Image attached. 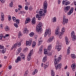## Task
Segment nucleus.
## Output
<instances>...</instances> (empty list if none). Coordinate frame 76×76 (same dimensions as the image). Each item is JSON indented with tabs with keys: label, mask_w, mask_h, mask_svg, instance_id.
Listing matches in <instances>:
<instances>
[{
	"label": "nucleus",
	"mask_w": 76,
	"mask_h": 76,
	"mask_svg": "<svg viewBox=\"0 0 76 76\" xmlns=\"http://www.w3.org/2000/svg\"><path fill=\"white\" fill-rule=\"evenodd\" d=\"M43 10L42 9H40V10L39 11V15L38 14H37L36 15V18H38V20H40L42 18V16L44 17L45 15V14L44 13H42V11Z\"/></svg>",
	"instance_id": "1"
},
{
	"label": "nucleus",
	"mask_w": 76,
	"mask_h": 76,
	"mask_svg": "<svg viewBox=\"0 0 76 76\" xmlns=\"http://www.w3.org/2000/svg\"><path fill=\"white\" fill-rule=\"evenodd\" d=\"M42 26V23L40 22L38 25L37 26L36 28V31L37 32H41V27Z\"/></svg>",
	"instance_id": "2"
},
{
	"label": "nucleus",
	"mask_w": 76,
	"mask_h": 76,
	"mask_svg": "<svg viewBox=\"0 0 76 76\" xmlns=\"http://www.w3.org/2000/svg\"><path fill=\"white\" fill-rule=\"evenodd\" d=\"M61 59L60 57H59L57 58H54V63L55 65H56L58 64L61 60Z\"/></svg>",
	"instance_id": "3"
},
{
	"label": "nucleus",
	"mask_w": 76,
	"mask_h": 76,
	"mask_svg": "<svg viewBox=\"0 0 76 76\" xmlns=\"http://www.w3.org/2000/svg\"><path fill=\"white\" fill-rule=\"evenodd\" d=\"M47 35H48V37H50V35H51V30L50 29L46 30L45 31L44 35L45 37H46Z\"/></svg>",
	"instance_id": "4"
},
{
	"label": "nucleus",
	"mask_w": 76,
	"mask_h": 76,
	"mask_svg": "<svg viewBox=\"0 0 76 76\" xmlns=\"http://www.w3.org/2000/svg\"><path fill=\"white\" fill-rule=\"evenodd\" d=\"M71 35L72 38V41H76V35H75V32H74V31H72L71 34Z\"/></svg>",
	"instance_id": "5"
},
{
	"label": "nucleus",
	"mask_w": 76,
	"mask_h": 76,
	"mask_svg": "<svg viewBox=\"0 0 76 76\" xmlns=\"http://www.w3.org/2000/svg\"><path fill=\"white\" fill-rule=\"evenodd\" d=\"M48 6V4L47 2V1H45L43 3V7L44 10H47Z\"/></svg>",
	"instance_id": "6"
},
{
	"label": "nucleus",
	"mask_w": 76,
	"mask_h": 76,
	"mask_svg": "<svg viewBox=\"0 0 76 76\" xmlns=\"http://www.w3.org/2000/svg\"><path fill=\"white\" fill-rule=\"evenodd\" d=\"M32 39H31L29 41H28L26 42V45H28L29 46H30V45H32Z\"/></svg>",
	"instance_id": "7"
},
{
	"label": "nucleus",
	"mask_w": 76,
	"mask_h": 76,
	"mask_svg": "<svg viewBox=\"0 0 76 76\" xmlns=\"http://www.w3.org/2000/svg\"><path fill=\"white\" fill-rule=\"evenodd\" d=\"M68 22V19H66V17H64L63 19V23L64 25L65 23H67Z\"/></svg>",
	"instance_id": "8"
},
{
	"label": "nucleus",
	"mask_w": 76,
	"mask_h": 76,
	"mask_svg": "<svg viewBox=\"0 0 76 76\" xmlns=\"http://www.w3.org/2000/svg\"><path fill=\"white\" fill-rule=\"evenodd\" d=\"M60 47V45H59L58 44L56 45L55 49H56L58 51H59L61 50Z\"/></svg>",
	"instance_id": "9"
},
{
	"label": "nucleus",
	"mask_w": 76,
	"mask_h": 76,
	"mask_svg": "<svg viewBox=\"0 0 76 76\" xmlns=\"http://www.w3.org/2000/svg\"><path fill=\"white\" fill-rule=\"evenodd\" d=\"M43 45H42L40 47L39 50L38 51V53L39 54H42V48H43Z\"/></svg>",
	"instance_id": "10"
},
{
	"label": "nucleus",
	"mask_w": 76,
	"mask_h": 76,
	"mask_svg": "<svg viewBox=\"0 0 76 76\" xmlns=\"http://www.w3.org/2000/svg\"><path fill=\"white\" fill-rule=\"evenodd\" d=\"M22 51V48H19L17 50L16 54V55L17 56L18 54H19V53H20V52Z\"/></svg>",
	"instance_id": "11"
},
{
	"label": "nucleus",
	"mask_w": 76,
	"mask_h": 76,
	"mask_svg": "<svg viewBox=\"0 0 76 76\" xmlns=\"http://www.w3.org/2000/svg\"><path fill=\"white\" fill-rule=\"evenodd\" d=\"M61 64L60 63V64H58L57 65H56L55 67L56 70H57V69H58V68L60 69V68H61Z\"/></svg>",
	"instance_id": "12"
},
{
	"label": "nucleus",
	"mask_w": 76,
	"mask_h": 76,
	"mask_svg": "<svg viewBox=\"0 0 76 76\" xmlns=\"http://www.w3.org/2000/svg\"><path fill=\"white\" fill-rule=\"evenodd\" d=\"M74 10V8L73 7L71 9V10H70L69 12L67 13V15H71V14L73 13V12Z\"/></svg>",
	"instance_id": "13"
},
{
	"label": "nucleus",
	"mask_w": 76,
	"mask_h": 76,
	"mask_svg": "<svg viewBox=\"0 0 76 76\" xmlns=\"http://www.w3.org/2000/svg\"><path fill=\"white\" fill-rule=\"evenodd\" d=\"M55 32V34H56V35H59V34L61 33L59 31V28H56Z\"/></svg>",
	"instance_id": "14"
},
{
	"label": "nucleus",
	"mask_w": 76,
	"mask_h": 76,
	"mask_svg": "<svg viewBox=\"0 0 76 76\" xmlns=\"http://www.w3.org/2000/svg\"><path fill=\"white\" fill-rule=\"evenodd\" d=\"M21 57L20 56H18L17 57V59L15 60L16 63H18V61H21Z\"/></svg>",
	"instance_id": "15"
},
{
	"label": "nucleus",
	"mask_w": 76,
	"mask_h": 76,
	"mask_svg": "<svg viewBox=\"0 0 76 76\" xmlns=\"http://www.w3.org/2000/svg\"><path fill=\"white\" fill-rule=\"evenodd\" d=\"M64 32L63 31L62 32L60 33L58 35H59V38L60 39H61V38H62V37H63V35L64 34Z\"/></svg>",
	"instance_id": "16"
},
{
	"label": "nucleus",
	"mask_w": 76,
	"mask_h": 76,
	"mask_svg": "<svg viewBox=\"0 0 76 76\" xmlns=\"http://www.w3.org/2000/svg\"><path fill=\"white\" fill-rule=\"evenodd\" d=\"M1 20L2 21H3L4 19V14L3 12H1Z\"/></svg>",
	"instance_id": "17"
},
{
	"label": "nucleus",
	"mask_w": 76,
	"mask_h": 76,
	"mask_svg": "<svg viewBox=\"0 0 76 76\" xmlns=\"http://www.w3.org/2000/svg\"><path fill=\"white\" fill-rule=\"evenodd\" d=\"M35 19V17H34L32 19V20L31 21L32 23H33V24H35L36 23Z\"/></svg>",
	"instance_id": "18"
},
{
	"label": "nucleus",
	"mask_w": 76,
	"mask_h": 76,
	"mask_svg": "<svg viewBox=\"0 0 76 76\" xmlns=\"http://www.w3.org/2000/svg\"><path fill=\"white\" fill-rule=\"evenodd\" d=\"M53 39H54V37H51L48 40V42H51V41H53Z\"/></svg>",
	"instance_id": "19"
},
{
	"label": "nucleus",
	"mask_w": 76,
	"mask_h": 76,
	"mask_svg": "<svg viewBox=\"0 0 76 76\" xmlns=\"http://www.w3.org/2000/svg\"><path fill=\"white\" fill-rule=\"evenodd\" d=\"M20 56H21L22 59L24 60L25 58V55L23 53H20Z\"/></svg>",
	"instance_id": "20"
},
{
	"label": "nucleus",
	"mask_w": 76,
	"mask_h": 76,
	"mask_svg": "<svg viewBox=\"0 0 76 76\" xmlns=\"http://www.w3.org/2000/svg\"><path fill=\"white\" fill-rule=\"evenodd\" d=\"M70 9V6H68L66 7V8L64 9V10L65 12H67V11H69Z\"/></svg>",
	"instance_id": "21"
},
{
	"label": "nucleus",
	"mask_w": 76,
	"mask_h": 76,
	"mask_svg": "<svg viewBox=\"0 0 76 76\" xmlns=\"http://www.w3.org/2000/svg\"><path fill=\"white\" fill-rule=\"evenodd\" d=\"M31 58V53H29L27 57V60L28 61H29Z\"/></svg>",
	"instance_id": "22"
},
{
	"label": "nucleus",
	"mask_w": 76,
	"mask_h": 76,
	"mask_svg": "<svg viewBox=\"0 0 76 76\" xmlns=\"http://www.w3.org/2000/svg\"><path fill=\"white\" fill-rule=\"evenodd\" d=\"M65 39L66 44H67V45H68L69 44V39H68L67 37H65Z\"/></svg>",
	"instance_id": "23"
},
{
	"label": "nucleus",
	"mask_w": 76,
	"mask_h": 76,
	"mask_svg": "<svg viewBox=\"0 0 76 76\" xmlns=\"http://www.w3.org/2000/svg\"><path fill=\"white\" fill-rule=\"evenodd\" d=\"M23 32L24 33H26V34H28V33L29 32V31L28 30L27 28H25L24 29Z\"/></svg>",
	"instance_id": "24"
},
{
	"label": "nucleus",
	"mask_w": 76,
	"mask_h": 76,
	"mask_svg": "<svg viewBox=\"0 0 76 76\" xmlns=\"http://www.w3.org/2000/svg\"><path fill=\"white\" fill-rule=\"evenodd\" d=\"M47 56H45L43 59V62H45V61H47Z\"/></svg>",
	"instance_id": "25"
},
{
	"label": "nucleus",
	"mask_w": 76,
	"mask_h": 76,
	"mask_svg": "<svg viewBox=\"0 0 76 76\" xmlns=\"http://www.w3.org/2000/svg\"><path fill=\"white\" fill-rule=\"evenodd\" d=\"M71 67L72 68L73 70V71H74V70L75 71V69H74L76 67V65H75V64H72L71 65Z\"/></svg>",
	"instance_id": "26"
},
{
	"label": "nucleus",
	"mask_w": 76,
	"mask_h": 76,
	"mask_svg": "<svg viewBox=\"0 0 76 76\" xmlns=\"http://www.w3.org/2000/svg\"><path fill=\"white\" fill-rule=\"evenodd\" d=\"M51 50V45H49L48 48V51H50Z\"/></svg>",
	"instance_id": "27"
},
{
	"label": "nucleus",
	"mask_w": 76,
	"mask_h": 76,
	"mask_svg": "<svg viewBox=\"0 0 76 76\" xmlns=\"http://www.w3.org/2000/svg\"><path fill=\"white\" fill-rule=\"evenodd\" d=\"M71 58H73L74 59L76 58V55L75 54H71Z\"/></svg>",
	"instance_id": "28"
},
{
	"label": "nucleus",
	"mask_w": 76,
	"mask_h": 76,
	"mask_svg": "<svg viewBox=\"0 0 76 76\" xmlns=\"http://www.w3.org/2000/svg\"><path fill=\"white\" fill-rule=\"evenodd\" d=\"M51 75L52 76H54L55 75L54 74L55 73H54V71H53V70H51Z\"/></svg>",
	"instance_id": "29"
},
{
	"label": "nucleus",
	"mask_w": 76,
	"mask_h": 76,
	"mask_svg": "<svg viewBox=\"0 0 76 76\" xmlns=\"http://www.w3.org/2000/svg\"><path fill=\"white\" fill-rule=\"evenodd\" d=\"M34 33L33 32H31L30 34L29 35L30 37H34Z\"/></svg>",
	"instance_id": "30"
},
{
	"label": "nucleus",
	"mask_w": 76,
	"mask_h": 76,
	"mask_svg": "<svg viewBox=\"0 0 76 76\" xmlns=\"http://www.w3.org/2000/svg\"><path fill=\"white\" fill-rule=\"evenodd\" d=\"M18 34V37L19 38H20V37L21 36H22V34L21 32H19Z\"/></svg>",
	"instance_id": "31"
},
{
	"label": "nucleus",
	"mask_w": 76,
	"mask_h": 76,
	"mask_svg": "<svg viewBox=\"0 0 76 76\" xmlns=\"http://www.w3.org/2000/svg\"><path fill=\"white\" fill-rule=\"evenodd\" d=\"M37 73V71L36 70H34V71H33L32 72V74L33 75H35L36 73Z\"/></svg>",
	"instance_id": "32"
},
{
	"label": "nucleus",
	"mask_w": 76,
	"mask_h": 76,
	"mask_svg": "<svg viewBox=\"0 0 76 76\" xmlns=\"http://www.w3.org/2000/svg\"><path fill=\"white\" fill-rule=\"evenodd\" d=\"M16 43L17 44V46L18 47H20L21 45L20 42H18Z\"/></svg>",
	"instance_id": "33"
},
{
	"label": "nucleus",
	"mask_w": 76,
	"mask_h": 76,
	"mask_svg": "<svg viewBox=\"0 0 76 76\" xmlns=\"http://www.w3.org/2000/svg\"><path fill=\"white\" fill-rule=\"evenodd\" d=\"M53 22H56V20H57L56 17H55L54 18H53Z\"/></svg>",
	"instance_id": "34"
},
{
	"label": "nucleus",
	"mask_w": 76,
	"mask_h": 76,
	"mask_svg": "<svg viewBox=\"0 0 76 76\" xmlns=\"http://www.w3.org/2000/svg\"><path fill=\"white\" fill-rule=\"evenodd\" d=\"M26 20L27 21H28V22H31V18H26Z\"/></svg>",
	"instance_id": "35"
},
{
	"label": "nucleus",
	"mask_w": 76,
	"mask_h": 76,
	"mask_svg": "<svg viewBox=\"0 0 76 76\" xmlns=\"http://www.w3.org/2000/svg\"><path fill=\"white\" fill-rule=\"evenodd\" d=\"M44 65L45 69H46V68H47L48 67V64L47 63L45 65V64H44Z\"/></svg>",
	"instance_id": "36"
},
{
	"label": "nucleus",
	"mask_w": 76,
	"mask_h": 76,
	"mask_svg": "<svg viewBox=\"0 0 76 76\" xmlns=\"http://www.w3.org/2000/svg\"><path fill=\"white\" fill-rule=\"evenodd\" d=\"M5 29H6V31H8L9 29V27L6 26L5 28Z\"/></svg>",
	"instance_id": "37"
},
{
	"label": "nucleus",
	"mask_w": 76,
	"mask_h": 76,
	"mask_svg": "<svg viewBox=\"0 0 76 76\" xmlns=\"http://www.w3.org/2000/svg\"><path fill=\"white\" fill-rule=\"evenodd\" d=\"M13 2H11V3L10 4V7H12L13 6Z\"/></svg>",
	"instance_id": "38"
},
{
	"label": "nucleus",
	"mask_w": 76,
	"mask_h": 76,
	"mask_svg": "<svg viewBox=\"0 0 76 76\" xmlns=\"http://www.w3.org/2000/svg\"><path fill=\"white\" fill-rule=\"evenodd\" d=\"M12 19L13 20H14V22H16V18H15V17H12Z\"/></svg>",
	"instance_id": "39"
},
{
	"label": "nucleus",
	"mask_w": 76,
	"mask_h": 76,
	"mask_svg": "<svg viewBox=\"0 0 76 76\" xmlns=\"http://www.w3.org/2000/svg\"><path fill=\"white\" fill-rule=\"evenodd\" d=\"M28 70H27L26 71L24 74V75L26 76H27V75H28Z\"/></svg>",
	"instance_id": "40"
},
{
	"label": "nucleus",
	"mask_w": 76,
	"mask_h": 76,
	"mask_svg": "<svg viewBox=\"0 0 76 76\" xmlns=\"http://www.w3.org/2000/svg\"><path fill=\"white\" fill-rule=\"evenodd\" d=\"M8 19L9 20V21H10V20H11V19H12V18H11V16H10V15L8 16Z\"/></svg>",
	"instance_id": "41"
},
{
	"label": "nucleus",
	"mask_w": 76,
	"mask_h": 76,
	"mask_svg": "<svg viewBox=\"0 0 76 76\" xmlns=\"http://www.w3.org/2000/svg\"><path fill=\"white\" fill-rule=\"evenodd\" d=\"M25 9L26 10H28V6H25Z\"/></svg>",
	"instance_id": "42"
},
{
	"label": "nucleus",
	"mask_w": 76,
	"mask_h": 76,
	"mask_svg": "<svg viewBox=\"0 0 76 76\" xmlns=\"http://www.w3.org/2000/svg\"><path fill=\"white\" fill-rule=\"evenodd\" d=\"M70 4V2L69 1L66 2L65 5L66 6H67V5H68V4Z\"/></svg>",
	"instance_id": "43"
},
{
	"label": "nucleus",
	"mask_w": 76,
	"mask_h": 76,
	"mask_svg": "<svg viewBox=\"0 0 76 76\" xmlns=\"http://www.w3.org/2000/svg\"><path fill=\"white\" fill-rule=\"evenodd\" d=\"M15 22H16V23H17V24H19V19H18L16 20Z\"/></svg>",
	"instance_id": "44"
},
{
	"label": "nucleus",
	"mask_w": 76,
	"mask_h": 76,
	"mask_svg": "<svg viewBox=\"0 0 76 76\" xmlns=\"http://www.w3.org/2000/svg\"><path fill=\"white\" fill-rule=\"evenodd\" d=\"M29 10H30V11H32L33 9V8L32 7L30 6V7H29Z\"/></svg>",
	"instance_id": "45"
},
{
	"label": "nucleus",
	"mask_w": 76,
	"mask_h": 76,
	"mask_svg": "<svg viewBox=\"0 0 76 76\" xmlns=\"http://www.w3.org/2000/svg\"><path fill=\"white\" fill-rule=\"evenodd\" d=\"M70 52V50L69 49H68L67 50V54H69Z\"/></svg>",
	"instance_id": "46"
},
{
	"label": "nucleus",
	"mask_w": 76,
	"mask_h": 76,
	"mask_svg": "<svg viewBox=\"0 0 76 76\" xmlns=\"http://www.w3.org/2000/svg\"><path fill=\"white\" fill-rule=\"evenodd\" d=\"M17 43H15V44L14 45H13V47H14V48H16V46H17Z\"/></svg>",
	"instance_id": "47"
},
{
	"label": "nucleus",
	"mask_w": 76,
	"mask_h": 76,
	"mask_svg": "<svg viewBox=\"0 0 76 76\" xmlns=\"http://www.w3.org/2000/svg\"><path fill=\"white\" fill-rule=\"evenodd\" d=\"M0 49H4V46L1 45H0Z\"/></svg>",
	"instance_id": "48"
},
{
	"label": "nucleus",
	"mask_w": 76,
	"mask_h": 76,
	"mask_svg": "<svg viewBox=\"0 0 76 76\" xmlns=\"http://www.w3.org/2000/svg\"><path fill=\"white\" fill-rule=\"evenodd\" d=\"M39 44H38V46H39V45H40V44H42V41H39Z\"/></svg>",
	"instance_id": "49"
},
{
	"label": "nucleus",
	"mask_w": 76,
	"mask_h": 76,
	"mask_svg": "<svg viewBox=\"0 0 76 76\" xmlns=\"http://www.w3.org/2000/svg\"><path fill=\"white\" fill-rule=\"evenodd\" d=\"M14 25L16 28H18V25L16 23H14Z\"/></svg>",
	"instance_id": "50"
},
{
	"label": "nucleus",
	"mask_w": 76,
	"mask_h": 76,
	"mask_svg": "<svg viewBox=\"0 0 76 76\" xmlns=\"http://www.w3.org/2000/svg\"><path fill=\"white\" fill-rule=\"evenodd\" d=\"M5 52H6V50L4 49L3 50H2V53L4 54V53H5Z\"/></svg>",
	"instance_id": "51"
},
{
	"label": "nucleus",
	"mask_w": 76,
	"mask_h": 76,
	"mask_svg": "<svg viewBox=\"0 0 76 76\" xmlns=\"http://www.w3.org/2000/svg\"><path fill=\"white\" fill-rule=\"evenodd\" d=\"M0 1H1V3H4L5 2V0H0Z\"/></svg>",
	"instance_id": "52"
},
{
	"label": "nucleus",
	"mask_w": 76,
	"mask_h": 76,
	"mask_svg": "<svg viewBox=\"0 0 76 76\" xmlns=\"http://www.w3.org/2000/svg\"><path fill=\"white\" fill-rule=\"evenodd\" d=\"M3 35H1V36H0V40H1V39H2V38H3Z\"/></svg>",
	"instance_id": "53"
},
{
	"label": "nucleus",
	"mask_w": 76,
	"mask_h": 76,
	"mask_svg": "<svg viewBox=\"0 0 76 76\" xmlns=\"http://www.w3.org/2000/svg\"><path fill=\"white\" fill-rule=\"evenodd\" d=\"M8 69H10V70L11 69H12V66L10 65V66H9L8 67Z\"/></svg>",
	"instance_id": "54"
},
{
	"label": "nucleus",
	"mask_w": 76,
	"mask_h": 76,
	"mask_svg": "<svg viewBox=\"0 0 76 76\" xmlns=\"http://www.w3.org/2000/svg\"><path fill=\"white\" fill-rule=\"evenodd\" d=\"M47 54V51L44 50V54Z\"/></svg>",
	"instance_id": "55"
},
{
	"label": "nucleus",
	"mask_w": 76,
	"mask_h": 76,
	"mask_svg": "<svg viewBox=\"0 0 76 76\" xmlns=\"http://www.w3.org/2000/svg\"><path fill=\"white\" fill-rule=\"evenodd\" d=\"M7 48L9 49V48H10V45H7Z\"/></svg>",
	"instance_id": "56"
},
{
	"label": "nucleus",
	"mask_w": 76,
	"mask_h": 76,
	"mask_svg": "<svg viewBox=\"0 0 76 76\" xmlns=\"http://www.w3.org/2000/svg\"><path fill=\"white\" fill-rule=\"evenodd\" d=\"M65 3H66V1H65L64 0H63V1H62V4H64Z\"/></svg>",
	"instance_id": "57"
},
{
	"label": "nucleus",
	"mask_w": 76,
	"mask_h": 76,
	"mask_svg": "<svg viewBox=\"0 0 76 76\" xmlns=\"http://www.w3.org/2000/svg\"><path fill=\"white\" fill-rule=\"evenodd\" d=\"M43 12L45 13H47V10H45L44 9Z\"/></svg>",
	"instance_id": "58"
},
{
	"label": "nucleus",
	"mask_w": 76,
	"mask_h": 76,
	"mask_svg": "<svg viewBox=\"0 0 76 76\" xmlns=\"http://www.w3.org/2000/svg\"><path fill=\"white\" fill-rule=\"evenodd\" d=\"M32 44H33L34 45H36V42H35V41L33 42Z\"/></svg>",
	"instance_id": "59"
},
{
	"label": "nucleus",
	"mask_w": 76,
	"mask_h": 76,
	"mask_svg": "<svg viewBox=\"0 0 76 76\" xmlns=\"http://www.w3.org/2000/svg\"><path fill=\"white\" fill-rule=\"evenodd\" d=\"M34 37L35 39H37V37H38V36H37V35H35L34 36Z\"/></svg>",
	"instance_id": "60"
},
{
	"label": "nucleus",
	"mask_w": 76,
	"mask_h": 76,
	"mask_svg": "<svg viewBox=\"0 0 76 76\" xmlns=\"http://www.w3.org/2000/svg\"><path fill=\"white\" fill-rule=\"evenodd\" d=\"M18 7L19 8H20V9H21V8H22V6L20 5H18Z\"/></svg>",
	"instance_id": "61"
},
{
	"label": "nucleus",
	"mask_w": 76,
	"mask_h": 76,
	"mask_svg": "<svg viewBox=\"0 0 76 76\" xmlns=\"http://www.w3.org/2000/svg\"><path fill=\"white\" fill-rule=\"evenodd\" d=\"M61 2V0H60V1H58V4H59Z\"/></svg>",
	"instance_id": "62"
},
{
	"label": "nucleus",
	"mask_w": 76,
	"mask_h": 76,
	"mask_svg": "<svg viewBox=\"0 0 76 76\" xmlns=\"http://www.w3.org/2000/svg\"><path fill=\"white\" fill-rule=\"evenodd\" d=\"M30 53L31 54V53H33V50H32L31 51H30Z\"/></svg>",
	"instance_id": "63"
},
{
	"label": "nucleus",
	"mask_w": 76,
	"mask_h": 76,
	"mask_svg": "<svg viewBox=\"0 0 76 76\" xmlns=\"http://www.w3.org/2000/svg\"><path fill=\"white\" fill-rule=\"evenodd\" d=\"M35 45H34L33 44H32V47H35Z\"/></svg>",
	"instance_id": "64"
}]
</instances>
